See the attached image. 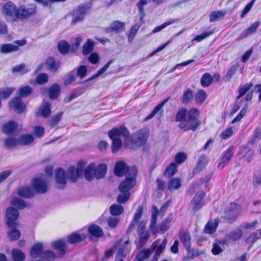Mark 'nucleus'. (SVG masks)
<instances>
[{"instance_id":"nucleus-1","label":"nucleus","mask_w":261,"mask_h":261,"mask_svg":"<svg viewBox=\"0 0 261 261\" xmlns=\"http://www.w3.org/2000/svg\"><path fill=\"white\" fill-rule=\"evenodd\" d=\"M147 3L146 0H140L137 4V7L139 10V21L131 28L127 35L128 41L129 42L133 41L139 28L144 23V17L145 14L143 6L146 5Z\"/></svg>"},{"instance_id":"nucleus-2","label":"nucleus","mask_w":261,"mask_h":261,"mask_svg":"<svg viewBox=\"0 0 261 261\" xmlns=\"http://www.w3.org/2000/svg\"><path fill=\"white\" fill-rule=\"evenodd\" d=\"M137 167L133 166L129 173L125 176V179L122 181L119 186V190L120 192H129L130 190L135 186L137 183Z\"/></svg>"},{"instance_id":"nucleus-3","label":"nucleus","mask_w":261,"mask_h":261,"mask_svg":"<svg viewBox=\"0 0 261 261\" xmlns=\"http://www.w3.org/2000/svg\"><path fill=\"white\" fill-rule=\"evenodd\" d=\"M91 6L88 5H80L76 9H73L69 13V15L72 17L71 24L75 25L82 22L84 20L86 13L91 10Z\"/></svg>"},{"instance_id":"nucleus-4","label":"nucleus","mask_w":261,"mask_h":261,"mask_svg":"<svg viewBox=\"0 0 261 261\" xmlns=\"http://www.w3.org/2000/svg\"><path fill=\"white\" fill-rule=\"evenodd\" d=\"M19 216L18 210L13 207H9L6 211V224L9 228H17L18 223L16 221Z\"/></svg>"},{"instance_id":"nucleus-5","label":"nucleus","mask_w":261,"mask_h":261,"mask_svg":"<svg viewBox=\"0 0 261 261\" xmlns=\"http://www.w3.org/2000/svg\"><path fill=\"white\" fill-rule=\"evenodd\" d=\"M129 135L128 130L123 125L115 127L108 132V136L110 139H127Z\"/></svg>"},{"instance_id":"nucleus-6","label":"nucleus","mask_w":261,"mask_h":261,"mask_svg":"<svg viewBox=\"0 0 261 261\" xmlns=\"http://www.w3.org/2000/svg\"><path fill=\"white\" fill-rule=\"evenodd\" d=\"M67 176L66 171L61 168H58L55 170V180L56 188L58 189H63L67 184Z\"/></svg>"},{"instance_id":"nucleus-7","label":"nucleus","mask_w":261,"mask_h":261,"mask_svg":"<svg viewBox=\"0 0 261 261\" xmlns=\"http://www.w3.org/2000/svg\"><path fill=\"white\" fill-rule=\"evenodd\" d=\"M36 7L34 5L21 6L17 10L16 19H24L30 17L35 13Z\"/></svg>"},{"instance_id":"nucleus-8","label":"nucleus","mask_w":261,"mask_h":261,"mask_svg":"<svg viewBox=\"0 0 261 261\" xmlns=\"http://www.w3.org/2000/svg\"><path fill=\"white\" fill-rule=\"evenodd\" d=\"M205 193L203 191L197 192L195 196L191 200V203L194 212H197L204 205Z\"/></svg>"},{"instance_id":"nucleus-9","label":"nucleus","mask_w":261,"mask_h":261,"mask_svg":"<svg viewBox=\"0 0 261 261\" xmlns=\"http://www.w3.org/2000/svg\"><path fill=\"white\" fill-rule=\"evenodd\" d=\"M31 186L35 193L44 194L48 191V186L46 181L40 177L33 179Z\"/></svg>"},{"instance_id":"nucleus-10","label":"nucleus","mask_w":261,"mask_h":261,"mask_svg":"<svg viewBox=\"0 0 261 261\" xmlns=\"http://www.w3.org/2000/svg\"><path fill=\"white\" fill-rule=\"evenodd\" d=\"M148 134L145 130H140L135 133L132 137V144L136 146L144 145L147 140Z\"/></svg>"},{"instance_id":"nucleus-11","label":"nucleus","mask_w":261,"mask_h":261,"mask_svg":"<svg viewBox=\"0 0 261 261\" xmlns=\"http://www.w3.org/2000/svg\"><path fill=\"white\" fill-rule=\"evenodd\" d=\"M133 167L129 168L125 162L119 161L115 164L114 173L118 177H122L124 175L127 176Z\"/></svg>"},{"instance_id":"nucleus-12","label":"nucleus","mask_w":261,"mask_h":261,"mask_svg":"<svg viewBox=\"0 0 261 261\" xmlns=\"http://www.w3.org/2000/svg\"><path fill=\"white\" fill-rule=\"evenodd\" d=\"M51 247L59 252L58 254L59 257L63 256L67 248L66 241L63 239L53 241L51 243Z\"/></svg>"},{"instance_id":"nucleus-13","label":"nucleus","mask_w":261,"mask_h":261,"mask_svg":"<svg viewBox=\"0 0 261 261\" xmlns=\"http://www.w3.org/2000/svg\"><path fill=\"white\" fill-rule=\"evenodd\" d=\"M233 147L231 146L229 147L223 153V156L218 165L217 168L220 170L222 169L231 160L233 156Z\"/></svg>"},{"instance_id":"nucleus-14","label":"nucleus","mask_w":261,"mask_h":261,"mask_svg":"<svg viewBox=\"0 0 261 261\" xmlns=\"http://www.w3.org/2000/svg\"><path fill=\"white\" fill-rule=\"evenodd\" d=\"M9 107L17 113H23L25 109V105L19 97H15L9 102Z\"/></svg>"},{"instance_id":"nucleus-15","label":"nucleus","mask_w":261,"mask_h":261,"mask_svg":"<svg viewBox=\"0 0 261 261\" xmlns=\"http://www.w3.org/2000/svg\"><path fill=\"white\" fill-rule=\"evenodd\" d=\"M125 29V23L119 20H115L113 22L110 27H107L105 29V32L107 33L114 32L115 33H120Z\"/></svg>"},{"instance_id":"nucleus-16","label":"nucleus","mask_w":261,"mask_h":261,"mask_svg":"<svg viewBox=\"0 0 261 261\" xmlns=\"http://www.w3.org/2000/svg\"><path fill=\"white\" fill-rule=\"evenodd\" d=\"M200 125V121L196 120V121L192 120H188L187 119L182 122H180L179 125V127L184 131L187 132L188 130L195 131Z\"/></svg>"},{"instance_id":"nucleus-17","label":"nucleus","mask_w":261,"mask_h":261,"mask_svg":"<svg viewBox=\"0 0 261 261\" xmlns=\"http://www.w3.org/2000/svg\"><path fill=\"white\" fill-rule=\"evenodd\" d=\"M179 237L184 247L190 252L191 246V238L190 233L185 229H181L179 232Z\"/></svg>"},{"instance_id":"nucleus-18","label":"nucleus","mask_w":261,"mask_h":261,"mask_svg":"<svg viewBox=\"0 0 261 261\" xmlns=\"http://www.w3.org/2000/svg\"><path fill=\"white\" fill-rule=\"evenodd\" d=\"M45 65L48 70L53 72H58L61 67L60 61H56L53 57H49L45 61Z\"/></svg>"},{"instance_id":"nucleus-19","label":"nucleus","mask_w":261,"mask_h":261,"mask_svg":"<svg viewBox=\"0 0 261 261\" xmlns=\"http://www.w3.org/2000/svg\"><path fill=\"white\" fill-rule=\"evenodd\" d=\"M17 10L16 6L12 3L9 2L5 4L3 9V12L7 16L16 19Z\"/></svg>"},{"instance_id":"nucleus-20","label":"nucleus","mask_w":261,"mask_h":261,"mask_svg":"<svg viewBox=\"0 0 261 261\" xmlns=\"http://www.w3.org/2000/svg\"><path fill=\"white\" fill-rule=\"evenodd\" d=\"M88 231L89 233V238L92 241L93 238H99L103 236V232L102 229L96 224H92L89 226Z\"/></svg>"},{"instance_id":"nucleus-21","label":"nucleus","mask_w":261,"mask_h":261,"mask_svg":"<svg viewBox=\"0 0 261 261\" xmlns=\"http://www.w3.org/2000/svg\"><path fill=\"white\" fill-rule=\"evenodd\" d=\"M238 154L242 155L245 161L249 163L252 160L254 155V151L248 145H243L240 147Z\"/></svg>"},{"instance_id":"nucleus-22","label":"nucleus","mask_w":261,"mask_h":261,"mask_svg":"<svg viewBox=\"0 0 261 261\" xmlns=\"http://www.w3.org/2000/svg\"><path fill=\"white\" fill-rule=\"evenodd\" d=\"M17 194L21 197L28 199L33 197L35 195L34 191L29 186L18 188Z\"/></svg>"},{"instance_id":"nucleus-23","label":"nucleus","mask_w":261,"mask_h":261,"mask_svg":"<svg viewBox=\"0 0 261 261\" xmlns=\"http://www.w3.org/2000/svg\"><path fill=\"white\" fill-rule=\"evenodd\" d=\"M86 238V234H80L77 232H74L67 236V242L70 244H75L84 240Z\"/></svg>"},{"instance_id":"nucleus-24","label":"nucleus","mask_w":261,"mask_h":261,"mask_svg":"<svg viewBox=\"0 0 261 261\" xmlns=\"http://www.w3.org/2000/svg\"><path fill=\"white\" fill-rule=\"evenodd\" d=\"M51 114V105L48 102H43L40 107L39 111L36 113L38 116L43 118H48Z\"/></svg>"},{"instance_id":"nucleus-25","label":"nucleus","mask_w":261,"mask_h":261,"mask_svg":"<svg viewBox=\"0 0 261 261\" xmlns=\"http://www.w3.org/2000/svg\"><path fill=\"white\" fill-rule=\"evenodd\" d=\"M49 99L51 100H55L59 97L61 87L58 84H53L49 89H47Z\"/></svg>"},{"instance_id":"nucleus-26","label":"nucleus","mask_w":261,"mask_h":261,"mask_svg":"<svg viewBox=\"0 0 261 261\" xmlns=\"http://www.w3.org/2000/svg\"><path fill=\"white\" fill-rule=\"evenodd\" d=\"M43 245L41 243H37L35 244L32 247L30 255L33 258H37L43 252Z\"/></svg>"},{"instance_id":"nucleus-27","label":"nucleus","mask_w":261,"mask_h":261,"mask_svg":"<svg viewBox=\"0 0 261 261\" xmlns=\"http://www.w3.org/2000/svg\"><path fill=\"white\" fill-rule=\"evenodd\" d=\"M66 172L67 178H68L70 181L72 182H75L76 181L78 178L82 176L78 171H77L74 166L70 167Z\"/></svg>"},{"instance_id":"nucleus-28","label":"nucleus","mask_w":261,"mask_h":261,"mask_svg":"<svg viewBox=\"0 0 261 261\" xmlns=\"http://www.w3.org/2000/svg\"><path fill=\"white\" fill-rule=\"evenodd\" d=\"M107 172V166L105 164L99 165L96 168L94 166V177L97 179L103 178Z\"/></svg>"},{"instance_id":"nucleus-29","label":"nucleus","mask_w":261,"mask_h":261,"mask_svg":"<svg viewBox=\"0 0 261 261\" xmlns=\"http://www.w3.org/2000/svg\"><path fill=\"white\" fill-rule=\"evenodd\" d=\"M139 239L135 241V244L136 245L137 248L140 249L143 247L149 238V233L148 231H146V232L139 233Z\"/></svg>"},{"instance_id":"nucleus-30","label":"nucleus","mask_w":261,"mask_h":261,"mask_svg":"<svg viewBox=\"0 0 261 261\" xmlns=\"http://www.w3.org/2000/svg\"><path fill=\"white\" fill-rule=\"evenodd\" d=\"M159 214V210L155 205L152 206V212L151 213V222L150 224V228L151 230L154 233L156 232V222L157 217Z\"/></svg>"},{"instance_id":"nucleus-31","label":"nucleus","mask_w":261,"mask_h":261,"mask_svg":"<svg viewBox=\"0 0 261 261\" xmlns=\"http://www.w3.org/2000/svg\"><path fill=\"white\" fill-rule=\"evenodd\" d=\"M17 123L10 121L4 125L3 132L7 135H11L17 129Z\"/></svg>"},{"instance_id":"nucleus-32","label":"nucleus","mask_w":261,"mask_h":261,"mask_svg":"<svg viewBox=\"0 0 261 261\" xmlns=\"http://www.w3.org/2000/svg\"><path fill=\"white\" fill-rule=\"evenodd\" d=\"M113 62V60H110L105 65H104L100 69H99L96 73L87 79L83 82V83H87L98 77L102 73H103L110 67L111 64Z\"/></svg>"},{"instance_id":"nucleus-33","label":"nucleus","mask_w":261,"mask_h":261,"mask_svg":"<svg viewBox=\"0 0 261 261\" xmlns=\"http://www.w3.org/2000/svg\"><path fill=\"white\" fill-rule=\"evenodd\" d=\"M34 140V138L31 134H23L18 138L19 144L21 145H28L31 144Z\"/></svg>"},{"instance_id":"nucleus-34","label":"nucleus","mask_w":261,"mask_h":261,"mask_svg":"<svg viewBox=\"0 0 261 261\" xmlns=\"http://www.w3.org/2000/svg\"><path fill=\"white\" fill-rule=\"evenodd\" d=\"M206 165V157L205 155H201L197 163V164L194 169L193 173L197 174L202 170Z\"/></svg>"},{"instance_id":"nucleus-35","label":"nucleus","mask_w":261,"mask_h":261,"mask_svg":"<svg viewBox=\"0 0 261 261\" xmlns=\"http://www.w3.org/2000/svg\"><path fill=\"white\" fill-rule=\"evenodd\" d=\"M83 173H84L85 177L87 180H92L94 176V163L90 164L84 170Z\"/></svg>"},{"instance_id":"nucleus-36","label":"nucleus","mask_w":261,"mask_h":261,"mask_svg":"<svg viewBox=\"0 0 261 261\" xmlns=\"http://www.w3.org/2000/svg\"><path fill=\"white\" fill-rule=\"evenodd\" d=\"M19 49V48L17 46L12 44L7 43L4 44L2 45L0 51L3 54H8L17 51Z\"/></svg>"},{"instance_id":"nucleus-37","label":"nucleus","mask_w":261,"mask_h":261,"mask_svg":"<svg viewBox=\"0 0 261 261\" xmlns=\"http://www.w3.org/2000/svg\"><path fill=\"white\" fill-rule=\"evenodd\" d=\"M56 258L55 253L51 250H45L40 255L39 261H54Z\"/></svg>"},{"instance_id":"nucleus-38","label":"nucleus","mask_w":261,"mask_h":261,"mask_svg":"<svg viewBox=\"0 0 261 261\" xmlns=\"http://www.w3.org/2000/svg\"><path fill=\"white\" fill-rule=\"evenodd\" d=\"M56 258L55 253L51 250H45L40 255L39 261H54Z\"/></svg>"},{"instance_id":"nucleus-39","label":"nucleus","mask_w":261,"mask_h":261,"mask_svg":"<svg viewBox=\"0 0 261 261\" xmlns=\"http://www.w3.org/2000/svg\"><path fill=\"white\" fill-rule=\"evenodd\" d=\"M33 92V89L29 86H26L20 88L17 91V95L19 97H27L30 96Z\"/></svg>"},{"instance_id":"nucleus-40","label":"nucleus","mask_w":261,"mask_h":261,"mask_svg":"<svg viewBox=\"0 0 261 261\" xmlns=\"http://www.w3.org/2000/svg\"><path fill=\"white\" fill-rule=\"evenodd\" d=\"M243 236V231L240 229L237 228L234 230L230 231L227 234V238L231 240L236 241L240 240Z\"/></svg>"},{"instance_id":"nucleus-41","label":"nucleus","mask_w":261,"mask_h":261,"mask_svg":"<svg viewBox=\"0 0 261 261\" xmlns=\"http://www.w3.org/2000/svg\"><path fill=\"white\" fill-rule=\"evenodd\" d=\"M179 20L178 19H170L160 26L155 27L151 32V33L155 34L161 31L168 25L173 24Z\"/></svg>"},{"instance_id":"nucleus-42","label":"nucleus","mask_w":261,"mask_h":261,"mask_svg":"<svg viewBox=\"0 0 261 261\" xmlns=\"http://www.w3.org/2000/svg\"><path fill=\"white\" fill-rule=\"evenodd\" d=\"M181 186V180L178 178H172L168 184V189L171 191L178 189Z\"/></svg>"},{"instance_id":"nucleus-43","label":"nucleus","mask_w":261,"mask_h":261,"mask_svg":"<svg viewBox=\"0 0 261 261\" xmlns=\"http://www.w3.org/2000/svg\"><path fill=\"white\" fill-rule=\"evenodd\" d=\"M260 24V22L259 21H255L248 29H246L242 32V35L244 37H246L250 34L254 33Z\"/></svg>"},{"instance_id":"nucleus-44","label":"nucleus","mask_w":261,"mask_h":261,"mask_svg":"<svg viewBox=\"0 0 261 261\" xmlns=\"http://www.w3.org/2000/svg\"><path fill=\"white\" fill-rule=\"evenodd\" d=\"M169 98H167L162 101L159 105L156 106L151 113L146 118V120H149L153 118L156 114H157L160 110H162V108L165 104L168 101Z\"/></svg>"},{"instance_id":"nucleus-45","label":"nucleus","mask_w":261,"mask_h":261,"mask_svg":"<svg viewBox=\"0 0 261 261\" xmlns=\"http://www.w3.org/2000/svg\"><path fill=\"white\" fill-rule=\"evenodd\" d=\"M213 81V77L208 73H204L201 77L200 83L203 87H207L211 85Z\"/></svg>"},{"instance_id":"nucleus-46","label":"nucleus","mask_w":261,"mask_h":261,"mask_svg":"<svg viewBox=\"0 0 261 261\" xmlns=\"http://www.w3.org/2000/svg\"><path fill=\"white\" fill-rule=\"evenodd\" d=\"M94 41L91 40H88L83 46V54L84 56L89 55L93 49Z\"/></svg>"},{"instance_id":"nucleus-47","label":"nucleus","mask_w":261,"mask_h":261,"mask_svg":"<svg viewBox=\"0 0 261 261\" xmlns=\"http://www.w3.org/2000/svg\"><path fill=\"white\" fill-rule=\"evenodd\" d=\"M167 242V239H164L162 243L159 246L155 254L154 255L152 261H157L161 255V253L164 250Z\"/></svg>"},{"instance_id":"nucleus-48","label":"nucleus","mask_w":261,"mask_h":261,"mask_svg":"<svg viewBox=\"0 0 261 261\" xmlns=\"http://www.w3.org/2000/svg\"><path fill=\"white\" fill-rule=\"evenodd\" d=\"M11 229L8 232V238L11 241L17 240L20 237V231L16 228H11Z\"/></svg>"},{"instance_id":"nucleus-49","label":"nucleus","mask_w":261,"mask_h":261,"mask_svg":"<svg viewBox=\"0 0 261 261\" xmlns=\"http://www.w3.org/2000/svg\"><path fill=\"white\" fill-rule=\"evenodd\" d=\"M12 258L14 261H23L25 258V254L19 249H14L12 251Z\"/></svg>"},{"instance_id":"nucleus-50","label":"nucleus","mask_w":261,"mask_h":261,"mask_svg":"<svg viewBox=\"0 0 261 261\" xmlns=\"http://www.w3.org/2000/svg\"><path fill=\"white\" fill-rule=\"evenodd\" d=\"M124 209L121 205L113 204L110 207V212L113 216H119L123 213Z\"/></svg>"},{"instance_id":"nucleus-51","label":"nucleus","mask_w":261,"mask_h":261,"mask_svg":"<svg viewBox=\"0 0 261 261\" xmlns=\"http://www.w3.org/2000/svg\"><path fill=\"white\" fill-rule=\"evenodd\" d=\"M58 48L61 54L65 55L68 53L71 47L66 41H61L58 43Z\"/></svg>"},{"instance_id":"nucleus-52","label":"nucleus","mask_w":261,"mask_h":261,"mask_svg":"<svg viewBox=\"0 0 261 261\" xmlns=\"http://www.w3.org/2000/svg\"><path fill=\"white\" fill-rule=\"evenodd\" d=\"M10 203L19 210H22L27 206L24 200L18 197L13 198Z\"/></svg>"},{"instance_id":"nucleus-53","label":"nucleus","mask_w":261,"mask_h":261,"mask_svg":"<svg viewBox=\"0 0 261 261\" xmlns=\"http://www.w3.org/2000/svg\"><path fill=\"white\" fill-rule=\"evenodd\" d=\"M219 220H215L214 223L208 222L204 227V231L206 233H213L216 230L217 226L218 224Z\"/></svg>"},{"instance_id":"nucleus-54","label":"nucleus","mask_w":261,"mask_h":261,"mask_svg":"<svg viewBox=\"0 0 261 261\" xmlns=\"http://www.w3.org/2000/svg\"><path fill=\"white\" fill-rule=\"evenodd\" d=\"M226 13L222 11H213L210 15V21L215 22L225 15Z\"/></svg>"},{"instance_id":"nucleus-55","label":"nucleus","mask_w":261,"mask_h":261,"mask_svg":"<svg viewBox=\"0 0 261 261\" xmlns=\"http://www.w3.org/2000/svg\"><path fill=\"white\" fill-rule=\"evenodd\" d=\"M177 171V166L175 163H171L166 169L164 172L165 176L170 177L174 175Z\"/></svg>"},{"instance_id":"nucleus-56","label":"nucleus","mask_w":261,"mask_h":261,"mask_svg":"<svg viewBox=\"0 0 261 261\" xmlns=\"http://www.w3.org/2000/svg\"><path fill=\"white\" fill-rule=\"evenodd\" d=\"M5 147L8 148H11L19 145L18 138L14 137H8L4 141Z\"/></svg>"},{"instance_id":"nucleus-57","label":"nucleus","mask_w":261,"mask_h":261,"mask_svg":"<svg viewBox=\"0 0 261 261\" xmlns=\"http://www.w3.org/2000/svg\"><path fill=\"white\" fill-rule=\"evenodd\" d=\"M14 90V88H0V99L8 98Z\"/></svg>"},{"instance_id":"nucleus-58","label":"nucleus","mask_w":261,"mask_h":261,"mask_svg":"<svg viewBox=\"0 0 261 261\" xmlns=\"http://www.w3.org/2000/svg\"><path fill=\"white\" fill-rule=\"evenodd\" d=\"M199 115V112L198 109H192L188 112H187V119L194 121H196V120L200 121L198 118Z\"/></svg>"},{"instance_id":"nucleus-59","label":"nucleus","mask_w":261,"mask_h":261,"mask_svg":"<svg viewBox=\"0 0 261 261\" xmlns=\"http://www.w3.org/2000/svg\"><path fill=\"white\" fill-rule=\"evenodd\" d=\"M75 70L71 71L68 73L66 77L64 79L63 84L65 86H67L70 85L75 80Z\"/></svg>"},{"instance_id":"nucleus-60","label":"nucleus","mask_w":261,"mask_h":261,"mask_svg":"<svg viewBox=\"0 0 261 261\" xmlns=\"http://www.w3.org/2000/svg\"><path fill=\"white\" fill-rule=\"evenodd\" d=\"M193 98V91L191 89H188L183 94L181 101L185 105L188 104Z\"/></svg>"},{"instance_id":"nucleus-61","label":"nucleus","mask_w":261,"mask_h":261,"mask_svg":"<svg viewBox=\"0 0 261 261\" xmlns=\"http://www.w3.org/2000/svg\"><path fill=\"white\" fill-rule=\"evenodd\" d=\"M29 72V70L25 68V65L22 63L13 67L12 72L13 73H19L21 74H24Z\"/></svg>"},{"instance_id":"nucleus-62","label":"nucleus","mask_w":261,"mask_h":261,"mask_svg":"<svg viewBox=\"0 0 261 261\" xmlns=\"http://www.w3.org/2000/svg\"><path fill=\"white\" fill-rule=\"evenodd\" d=\"M206 99L205 92L201 89L195 95V100L197 103L202 104Z\"/></svg>"},{"instance_id":"nucleus-63","label":"nucleus","mask_w":261,"mask_h":261,"mask_svg":"<svg viewBox=\"0 0 261 261\" xmlns=\"http://www.w3.org/2000/svg\"><path fill=\"white\" fill-rule=\"evenodd\" d=\"M112 141V151L113 153L117 152L122 147V142L121 139H111Z\"/></svg>"},{"instance_id":"nucleus-64","label":"nucleus","mask_w":261,"mask_h":261,"mask_svg":"<svg viewBox=\"0 0 261 261\" xmlns=\"http://www.w3.org/2000/svg\"><path fill=\"white\" fill-rule=\"evenodd\" d=\"M187 115V110L185 108H182L179 110L177 113L175 117V121L176 122H182L185 121L186 116Z\"/></svg>"}]
</instances>
